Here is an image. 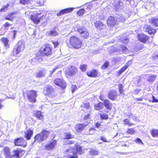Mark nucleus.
Instances as JSON below:
<instances>
[{"label": "nucleus", "instance_id": "f257e3e1", "mask_svg": "<svg viewBox=\"0 0 158 158\" xmlns=\"http://www.w3.org/2000/svg\"><path fill=\"white\" fill-rule=\"evenodd\" d=\"M49 135L48 131L43 130L41 133L36 135L35 137V141L38 142H41L45 140Z\"/></svg>", "mask_w": 158, "mask_h": 158}, {"label": "nucleus", "instance_id": "f03ea898", "mask_svg": "<svg viewBox=\"0 0 158 158\" xmlns=\"http://www.w3.org/2000/svg\"><path fill=\"white\" fill-rule=\"evenodd\" d=\"M24 41L22 40H20L16 45L15 48L13 49V55L14 56H15L19 54L24 50Z\"/></svg>", "mask_w": 158, "mask_h": 158}, {"label": "nucleus", "instance_id": "7ed1b4c3", "mask_svg": "<svg viewBox=\"0 0 158 158\" xmlns=\"http://www.w3.org/2000/svg\"><path fill=\"white\" fill-rule=\"evenodd\" d=\"M70 44L76 48H79L81 46L82 43L77 37L75 36L71 37L70 39Z\"/></svg>", "mask_w": 158, "mask_h": 158}, {"label": "nucleus", "instance_id": "20e7f679", "mask_svg": "<svg viewBox=\"0 0 158 158\" xmlns=\"http://www.w3.org/2000/svg\"><path fill=\"white\" fill-rule=\"evenodd\" d=\"M43 93L44 95L51 98L55 97L56 95L53 88L50 85L45 86L44 89Z\"/></svg>", "mask_w": 158, "mask_h": 158}, {"label": "nucleus", "instance_id": "39448f33", "mask_svg": "<svg viewBox=\"0 0 158 158\" xmlns=\"http://www.w3.org/2000/svg\"><path fill=\"white\" fill-rule=\"evenodd\" d=\"M41 55L48 56L51 54L52 48L48 44H46L43 46L41 50Z\"/></svg>", "mask_w": 158, "mask_h": 158}, {"label": "nucleus", "instance_id": "423d86ee", "mask_svg": "<svg viewBox=\"0 0 158 158\" xmlns=\"http://www.w3.org/2000/svg\"><path fill=\"white\" fill-rule=\"evenodd\" d=\"M82 153L81 147L80 146H77L76 148V152L70 153L68 156L69 158H77V154H79L80 155H81Z\"/></svg>", "mask_w": 158, "mask_h": 158}, {"label": "nucleus", "instance_id": "0eeeda50", "mask_svg": "<svg viewBox=\"0 0 158 158\" xmlns=\"http://www.w3.org/2000/svg\"><path fill=\"white\" fill-rule=\"evenodd\" d=\"M37 96L36 92L34 91L28 92L27 97L29 100L31 102H34L35 101V98Z\"/></svg>", "mask_w": 158, "mask_h": 158}, {"label": "nucleus", "instance_id": "6e6552de", "mask_svg": "<svg viewBox=\"0 0 158 158\" xmlns=\"http://www.w3.org/2000/svg\"><path fill=\"white\" fill-rule=\"evenodd\" d=\"M77 30L80 33L81 37L85 38L89 37V33L85 28L84 27H79L77 28Z\"/></svg>", "mask_w": 158, "mask_h": 158}, {"label": "nucleus", "instance_id": "1a4fd4ad", "mask_svg": "<svg viewBox=\"0 0 158 158\" xmlns=\"http://www.w3.org/2000/svg\"><path fill=\"white\" fill-rule=\"evenodd\" d=\"M54 83L58 86L60 87L62 89H64L66 87L65 82L62 78H57L54 81Z\"/></svg>", "mask_w": 158, "mask_h": 158}, {"label": "nucleus", "instance_id": "9d476101", "mask_svg": "<svg viewBox=\"0 0 158 158\" xmlns=\"http://www.w3.org/2000/svg\"><path fill=\"white\" fill-rule=\"evenodd\" d=\"M15 145L25 147L27 146L26 141L22 138H18L15 140Z\"/></svg>", "mask_w": 158, "mask_h": 158}, {"label": "nucleus", "instance_id": "9b49d317", "mask_svg": "<svg viewBox=\"0 0 158 158\" xmlns=\"http://www.w3.org/2000/svg\"><path fill=\"white\" fill-rule=\"evenodd\" d=\"M77 70L76 67L74 66H71L66 71V73L69 77H71L75 75Z\"/></svg>", "mask_w": 158, "mask_h": 158}, {"label": "nucleus", "instance_id": "f8f14e48", "mask_svg": "<svg viewBox=\"0 0 158 158\" xmlns=\"http://www.w3.org/2000/svg\"><path fill=\"white\" fill-rule=\"evenodd\" d=\"M144 76L146 81L150 83H153L157 77L156 75L153 74H147Z\"/></svg>", "mask_w": 158, "mask_h": 158}, {"label": "nucleus", "instance_id": "ddd939ff", "mask_svg": "<svg viewBox=\"0 0 158 158\" xmlns=\"http://www.w3.org/2000/svg\"><path fill=\"white\" fill-rule=\"evenodd\" d=\"M117 93L115 90H110L108 94V98L113 101L114 100L117 98Z\"/></svg>", "mask_w": 158, "mask_h": 158}, {"label": "nucleus", "instance_id": "4468645a", "mask_svg": "<svg viewBox=\"0 0 158 158\" xmlns=\"http://www.w3.org/2000/svg\"><path fill=\"white\" fill-rule=\"evenodd\" d=\"M117 20L114 17H109L107 20V23L108 26H114L116 23Z\"/></svg>", "mask_w": 158, "mask_h": 158}, {"label": "nucleus", "instance_id": "2eb2a0df", "mask_svg": "<svg viewBox=\"0 0 158 158\" xmlns=\"http://www.w3.org/2000/svg\"><path fill=\"white\" fill-rule=\"evenodd\" d=\"M74 9V8H69L63 9L60 10L59 13H57V15L58 16H60L64 14L71 12Z\"/></svg>", "mask_w": 158, "mask_h": 158}, {"label": "nucleus", "instance_id": "dca6fc26", "mask_svg": "<svg viewBox=\"0 0 158 158\" xmlns=\"http://www.w3.org/2000/svg\"><path fill=\"white\" fill-rule=\"evenodd\" d=\"M114 5V8L116 10H120L123 7V3L120 1L118 2H115Z\"/></svg>", "mask_w": 158, "mask_h": 158}, {"label": "nucleus", "instance_id": "f3484780", "mask_svg": "<svg viewBox=\"0 0 158 158\" xmlns=\"http://www.w3.org/2000/svg\"><path fill=\"white\" fill-rule=\"evenodd\" d=\"M87 124L85 125L81 124H77L75 127V130L77 132H80L83 130L85 126Z\"/></svg>", "mask_w": 158, "mask_h": 158}, {"label": "nucleus", "instance_id": "a211bd4d", "mask_svg": "<svg viewBox=\"0 0 158 158\" xmlns=\"http://www.w3.org/2000/svg\"><path fill=\"white\" fill-rule=\"evenodd\" d=\"M23 152V150L20 149H18L16 150H14L12 152V153L14 154L11 156L19 157Z\"/></svg>", "mask_w": 158, "mask_h": 158}, {"label": "nucleus", "instance_id": "6ab92c4d", "mask_svg": "<svg viewBox=\"0 0 158 158\" xmlns=\"http://www.w3.org/2000/svg\"><path fill=\"white\" fill-rule=\"evenodd\" d=\"M138 36L140 41L143 43L146 42L148 39V37L143 34H138Z\"/></svg>", "mask_w": 158, "mask_h": 158}, {"label": "nucleus", "instance_id": "aec40b11", "mask_svg": "<svg viewBox=\"0 0 158 158\" xmlns=\"http://www.w3.org/2000/svg\"><path fill=\"white\" fill-rule=\"evenodd\" d=\"M132 63L131 61H128L125 65L122 67L119 71L118 74L119 75H121L123 72L125 71L128 68L129 66Z\"/></svg>", "mask_w": 158, "mask_h": 158}, {"label": "nucleus", "instance_id": "412c9836", "mask_svg": "<svg viewBox=\"0 0 158 158\" xmlns=\"http://www.w3.org/2000/svg\"><path fill=\"white\" fill-rule=\"evenodd\" d=\"M144 29L146 31L148 32L149 34L151 35L154 34L156 31V30L150 25L145 26Z\"/></svg>", "mask_w": 158, "mask_h": 158}, {"label": "nucleus", "instance_id": "4be33fe9", "mask_svg": "<svg viewBox=\"0 0 158 158\" xmlns=\"http://www.w3.org/2000/svg\"><path fill=\"white\" fill-rule=\"evenodd\" d=\"M33 134L32 130L29 129L25 132L24 137L26 138L27 139L29 140Z\"/></svg>", "mask_w": 158, "mask_h": 158}, {"label": "nucleus", "instance_id": "5701e85b", "mask_svg": "<svg viewBox=\"0 0 158 158\" xmlns=\"http://www.w3.org/2000/svg\"><path fill=\"white\" fill-rule=\"evenodd\" d=\"M56 142V140H53L49 143L46 145L45 147L46 149L50 150L52 149L55 145Z\"/></svg>", "mask_w": 158, "mask_h": 158}, {"label": "nucleus", "instance_id": "b1692460", "mask_svg": "<svg viewBox=\"0 0 158 158\" xmlns=\"http://www.w3.org/2000/svg\"><path fill=\"white\" fill-rule=\"evenodd\" d=\"M87 74L89 77H95L97 76L98 74V72L96 70L94 69L91 71L87 72Z\"/></svg>", "mask_w": 158, "mask_h": 158}, {"label": "nucleus", "instance_id": "393cba45", "mask_svg": "<svg viewBox=\"0 0 158 158\" xmlns=\"http://www.w3.org/2000/svg\"><path fill=\"white\" fill-rule=\"evenodd\" d=\"M104 104L105 106L107 109L111 110L112 108V104L110 102V101L108 100H105L104 101Z\"/></svg>", "mask_w": 158, "mask_h": 158}, {"label": "nucleus", "instance_id": "a878e982", "mask_svg": "<svg viewBox=\"0 0 158 158\" xmlns=\"http://www.w3.org/2000/svg\"><path fill=\"white\" fill-rule=\"evenodd\" d=\"M149 22L154 26H158V19L157 18L153 17L150 19Z\"/></svg>", "mask_w": 158, "mask_h": 158}, {"label": "nucleus", "instance_id": "bb28decb", "mask_svg": "<svg viewBox=\"0 0 158 158\" xmlns=\"http://www.w3.org/2000/svg\"><path fill=\"white\" fill-rule=\"evenodd\" d=\"M31 19L35 24H38L40 22L41 17H38L36 16L31 15Z\"/></svg>", "mask_w": 158, "mask_h": 158}, {"label": "nucleus", "instance_id": "cd10ccee", "mask_svg": "<svg viewBox=\"0 0 158 158\" xmlns=\"http://www.w3.org/2000/svg\"><path fill=\"white\" fill-rule=\"evenodd\" d=\"M35 116L39 120H42L44 118L43 115L40 111H37L34 114Z\"/></svg>", "mask_w": 158, "mask_h": 158}, {"label": "nucleus", "instance_id": "c85d7f7f", "mask_svg": "<svg viewBox=\"0 0 158 158\" xmlns=\"http://www.w3.org/2000/svg\"><path fill=\"white\" fill-rule=\"evenodd\" d=\"M94 25L96 27L99 29H102L103 28V24L102 22L98 21L94 23Z\"/></svg>", "mask_w": 158, "mask_h": 158}, {"label": "nucleus", "instance_id": "c756f323", "mask_svg": "<svg viewBox=\"0 0 158 158\" xmlns=\"http://www.w3.org/2000/svg\"><path fill=\"white\" fill-rule=\"evenodd\" d=\"M103 103L100 102L97 104H95L94 106V107L96 110H100L103 108Z\"/></svg>", "mask_w": 158, "mask_h": 158}, {"label": "nucleus", "instance_id": "7c9ffc66", "mask_svg": "<svg viewBox=\"0 0 158 158\" xmlns=\"http://www.w3.org/2000/svg\"><path fill=\"white\" fill-rule=\"evenodd\" d=\"M3 151L6 156H11L12 155L11 154L10 151L9 147H5L3 149Z\"/></svg>", "mask_w": 158, "mask_h": 158}, {"label": "nucleus", "instance_id": "2f4dec72", "mask_svg": "<svg viewBox=\"0 0 158 158\" xmlns=\"http://www.w3.org/2000/svg\"><path fill=\"white\" fill-rule=\"evenodd\" d=\"M15 12L10 13H9L5 17V19L6 20H9L10 21H12L14 17L13 15L15 14Z\"/></svg>", "mask_w": 158, "mask_h": 158}, {"label": "nucleus", "instance_id": "473e14b6", "mask_svg": "<svg viewBox=\"0 0 158 158\" xmlns=\"http://www.w3.org/2000/svg\"><path fill=\"white\" fill-rule=\"evenodd\" d=\"M46 73V71L45 70L43 69L39 72L36 74V77H40L44 76Z\"/></svg>", "mask_w": 158, "mask_h": 158}, {"label": "nucleus", "instance_id": "72a5a7b5", "mask_svg": "<svg viewBox=\"0 0 158 158\" xmlns=\"http://www.w3.org/2000/svg\"><path fill=\"white\" fill-rule=\"evenodd\" d=\"M152 135L153 137H158V130L153 129L151 131Z\"/></svg>", "mask_w": 158, "mask_h": 158}, {"label": "nucleus", "instance_id": "f704fd0d", "mask_svg": "<svg viewBox=\"0 0 158 158\" xmlns=\"http://www.w3.org/2000/svg\"><path fill=\"white\" fill-rule=\"evenodd\" d=\"M48 34L50 36H56L58 34V32L54 29L48 32Z\"/></svg>", "mask_w": 158, "mask_h": 158}, {"label": "nucleus", "instance_id": "c9c22d12", "mask_svg": "<svg viewBox=\"0 0 158 158\" xmlns=\"http://www.w3.org/2000/svg\"><path fill=\"white\" fill-rule=\"evenodd\" d=\"M120 47L121 49L123 50V52L124 53L127 54L129 52V50L127 47L124 46L123 45H120Z\"/></svg>", "mask_w": 158, "mask_h": 158}, {"label": "nucleus", "instance_id": "e433bc0d", "mask_svg": "<svg viewBox=\"0 0 158 158\" xmlns=\"http://www.w3.org/2000/svg\"><path fill=\"white\" fill-rule=\"evenodd\" d=\"M98 151L94 149H92L89 151V153L92 155L96 156L98 154Z\"/></svg>", "mask_w": 158, "mask_h": 158}, {"label": "nucleus", "instance_id": "4c0bfd02", "mask_svg": "<svg viewBox=\"0 0 158 158\" xmlns=\"http://www.w3.org/2000/svg\"><path fill=\"white\" fill-rule=\"evenodd\" d=\"M9 6V3L3 6L2 8L0 9V11H4L6 12L8 9V7Z\"/></svg>", "mask_w": 158, "mask_h": 158}, {"label": "nucleus", "instance_id": "58836bf2", "mask_svg": "<svg viewBox=\"0 0 158 158\" xmlns=\"http://www.w3.org/2000/svg\"><path fill=\"white\" fill-rule=\"evenodd\" d=\"M87 11L83 9H81L79 10L77 13V15L79 16L82 15L84 13L86 12Z\"/></svg>", "mask_w": 158, "mask_h": 158}, {"label": "nucleus", "instance_id": "ea45409f", "mask_svg": "<svg viewBox=\"0 0 158 158\" xmlns=\"http://www.w3.org/2000/svg\"><path fill=\"white\" fill-rule=\"evenodd\" d=\"M58 66H56L52 70L49 71L50 73L49 74V77H51L52 74L54 73L55 71L58 68Z\"/></svg>", "mask_w": 158, "mask_h": 158}, {"label": "nucleus", "instance_id": "a19ab883", "mask_svg": "<svg viewBox=\"0 0 158 158\" xmlns=\"http://www.w3.org/2000/svg\"><path fill=\"white\" fill-rule=\"evenodd\" d=\"M80 69L82 72H84L87 69V65L82 64L80 66Z\"/></svg>", "mask_w": 158, "mask_h": 158}, {"label": "nucleus", "instance_id": "79ce46f5", "mask_svg": "<svg viewBox=\"0 0 158 158\" xmlns=\"http://www.w3.org/2000/svg\"><path fill=\"white\" fill-rule=\"evenodd\" d=\"M109 62L107 61H106L105 63L101 66V68L102 69H106L108 66Z\"/></svg>", "mask_w": 158, "mask_h": 158}, {"label": "nucleus", "instance_id": "37998d69", "mask_svg": "<svg viewBox=\"0 0 158 158\" xmlns=\"http://www.w3.org/2000/svg\"><path fill=\"white\" fill-rule=\"evenodd\" d=\"M65 139H69L72 138V136L71 134L69 132H67L65 134Z\"/></svg>", "mask_w": 158, "mask_h": 158}, {"label": "nucleus", "instance_id": "c03bdc74", "mask_svg": "<svg viewBox=\"0 0 158 158\" xmlns=\"http://www.w3.org/2000/svg\"><path fill=\"white\" fill-rule=\"evenodd\" d=\"M118 89L120 93L122 94L123 92V85L121 84H119L118 85Z\"/></svg>", "mask_w": 158, "mask_h": 158}, {"label": "nucleus", "instance_id": "a18cd8bd", "mask_svg": "<svg viewBox=\"0 0 158 158\" xmlns=\"http://www.w3.org/2000/svg\"><path fill=\"white\" fill-rule=\"evenodd\" d=\"M100 117L102 119H106L108 118V115L105 114H100Z\"/></svg>", "mask_w": 158, "mask_h": 158}, {"label": "nucleus", "instance_id": "49530a36", "mask_svg": "<svg viewBox=\"0 0 158 158\" xmlns=\"http://www.w3.org/2000/svg\"><path fill=\"white\" fill-rule=\"evenodd\" d=\"M89 135H92L94 133L95 131V129L94 128H90L89 130Z\"/></svg>", "mask_w": 158, "mask_h": 158}, {"label": "nucleus", "instance_id": "de8ad7c7", "mask_svg": "<svg viewBox=\"0 0 158 158\" xmlns=\"http://www.w3.org/2000/svg\"><path fill=\"white\" fill-rule=\"evenodd\" d=\"M135 142L139 144H143V143L142 142L141 139L139 138H137L135 139Z\"/></svg>", "mask_w": 158, "mask_h": 158}, {"label": "nucleus", "instance_id": "09e8293b", "mask_svg": "<svg viewBox=\"0 0 158 158\" xmlns=\"http://www.w3.org/2000/svg\"><path fill=\"white\" fill-rule=\"evenodd\" d=\"M123 122H124V125H129L130 124L129 121L128 119H126L123 120Z\"/></svg>", "mask_w": 158, "mask_h": 158}, {"label": "nucleus", "instance_id": "8fccbe9b", "mask_svg": "<svg viewBox=\"0 0 158 158\" xmlns=\"http://www.w3.org/2000/svg\"><path fill=\"white\" fill-rule=\"evenodd\" d=\"M3 26L5 30H7L8 29V27L10 26V24L6 22L4 24Z\"/></svg>", "mask_w": 158, "mask_h": 158}, {"label": "nucleus", "instance_id": "3c124183", "mask_svg": "<svg viewBox=\"0 0 158 158\" xmlns=\"http://www.w3.org/2000/svg\"><path fill=\"white\" fill-rule=\"evenodd\" d=\"M135 132V131L132 128L129 129L127 131V132L130 134H133Z\"/></svg>", "mask_w": 158, "mask_h": 158}, {"label": "nucleus", "instance_id": "603ef678", "mask_svg": "<svg viewBox=\"0 0 158 158\" xmlns=\"http://www.w3.org/2000/svg\"><path fill=\"white\" fill-rule=\"evenodd\" d=\"M77 88L76 85H72V91L73 93L77 89Z\"/></svg>", "mask_w": 158, "mask_h": 158}, {"label": "nucleus", "instance_id": "864d4df0", "mask_svg": "<svg viewBox=\"0 0 158 158\" xmlns=\"http://www.w3.org/2000/svg\"><path fill=\"white\" fill-rule=\"evenodd\" d=\"M116 19H118L121 22H123L125 20V19L122 16H118L116 18Z\"/></svg>", "mask_w": 158, "mask_h": 158}, {"label": "nucleus", "instance_id": "5fc2aeb1", "mask_svg": "<svg viewBox=\"0 0 158 158\" xmlns=\"http://www.w3.org/2000/svg\"><path fill=\"white\" fill-rule=\"evenodd\" d=\"M29 2L28 0H20V3L23 5H25Z\"/></svg>", "mask_w": 158, "mask_h": 158}, {"label": "nucleus", "instance_id": "6e6d98bb", "mask_svg": "<svg viewBox=\"0 0 158 158\" xmlns=\"http://www.w3.org/2000/svg\"><path fill=\"white\" fill-rule=\"evenodd\" d=\"M2 40L4 44H6L8 43L9 40L7 38H3L2 39Z\"/></svg>", "mask_w": 158, "mask_h": 158}, {"label": "nucleus", "instance_id": "4d7b16f0", "mask_svg": "<svg viewBox=\"0 0 158 158\" xmlns=\"http://www.w3.org/2000/svg\"><path fill=\"white\" fill-rule=\"evenodd\" d=\"M152 98V102H158V100L156 99L155 97L152 95H150Z\"/></svg>", "mask_w": 158, "mask_h": 158}, {"label": "nucleus", "instance_id": "13d9d810", "mask_svg": "<svg viewBox=\"0 0 158 158\" xmlns=\"http://www.w3.org/2000/svg\"><path fill=\"white\" fill-rule=\"evenodd\" d=\"M36 59L37 60L39 61H41L42 60V58L41 56H38L36 57Z\"/></svg>", "mask_w": 158, "mask_h": 158}, {"label": "nucleus", "instance_id": "bf43d9fd", "mask_svg": "<svg viewBox=\"0 0 158 158\" xmlns=\"http://www.w3.org/2000/svg\"><path fill=\"white\" fill-rule=\"evenodd\" d=\"M120 60L121 58L120 57H114L113 58V60L115 63L119 61Z\"/></svg>", "mask_w": 158, "mask_h": 158}, {"label": "nucleus", "instance_id": "052dcab7", "mask_svg": "<svg viewBox=\"0 0 158 158\" xmlns=\"http://www.w3.org/2000/svg\"><path fill=\"white\" fill-rule=\"evenodd\" d=\"M129 41L128 39L127 38H125L123 40H122V42L124 44H126L128 43Z\"/></svg>", "mask_w": 158, "mask_h": 158}, {"label": "nucleus", "instance_id": "680f3d73", "mask_svg": "<svg viewBox=\"0 0 158 158\" xmlns=\"http://www.w3.org/2000/svg\"><path fill=\"white\" fill-rule=\"evenodd\" d=\"M92 7V6L91 5H89L86 8V10L87 12H90L91 10V8Z\"/></svg>", "mask_w": 158, "mask_h": 158}, {"label": "nucleus", "instance_id": "e2e57ef3", "mask_svg": "<svg viewBox=\"0 0 158 158\" xmlns=\"http://www.w3.org/2000/svg\"><path fill=\"white\" fill-rule=\"evenodd\" d=\"M89 103H85L84 104V107L87 109L89 108Z\"/></svg>", "mask_w": 158, "mask_h": 158}, {"label": "nucleus", "instance_id": "0e129e2a", "mask_svg": "<svg viewBox=\"0 0 158 158\" xmlns=\"http://www.w3.org/2000/svg\"><path fill=\"white\" fill-rule=\"evenodd\" d=\"M101 140H102L104 142H108V141L107 140L106 138L102 136L101 137Z\"/></svg>", "mask_w": 158, "mask_h": 158}, {"label": "nucleus", "instance_id": "69168bd1", "mask_svg": "<svg viewBox=\"0 0 158 158\" xmlns=\"http://www.w3.org/2000/svg\"><path fill=\"white\" fill-rule=\"evenodd\" d=\"M4 46L6 48H8L10 47V45L8 43L4 44Z\"/></svg>", "mask_w": 158, "mask_h": 158}, {"label": "nucleus", "instance_id": "338daca9", "mask_svg": "<svg viewBox=\"0 0 158 158\" xmlns=\"http://www.w3.org/2000/svg\"><path fill=\"white\" fill-rule=\"evenodd\" d=\"M153 59L155 60H158V54L154 56L153 57Z\"/></svg>", "mask_w": 158, "mask_h": 158}, {"label": "nucleus", "instance_id": "774afa93", "mask_svg": "<svg viewBox=\"0 0 158 158\" xmlns=\"http://www.w3.org/2000/svg\"><path fill=\"white\" fill-rule=\"evenodd\" d=\"M101 126V124L99 123H96L95 124V127L97 128H98Z\"/></svg>", "mask_w": 158, "mask_h": 158}]
</instances>
